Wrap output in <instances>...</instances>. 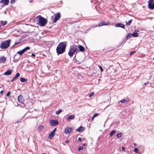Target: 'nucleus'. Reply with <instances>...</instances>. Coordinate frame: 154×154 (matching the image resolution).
<instances>
[{"label": "nucleus", "instance_id": "nucleus-11", "mask_svg": "<svg viewBox=\"0 0 154 154\" xmlns=\"http://www.w3.org/2000/svg\"><path fill=\"white\" fill-rule=\"evenodd\" d=\"M18 100L19 102L23 103V98L22 95H19L18 97Z\"/></svg>", "mask_w": 154, "mask_h": 154}, {"label": "nucleus", "instance_id": "nucleus-33", "mask_svg": "<svg viewBox=\"0 0 154 154\" xmlns=\"http://www.w3.org/2000/svg\"><path fill=\"white\" fill-rule=\"evenodd\" d=\"M83 149V147H82L79 146L78 148V150H82Z\"/></svg>", "mask_w": 154, "mask_h": 154}, {"label": "nucleus", "instance_id": "nucleus-34", "mask_svg": "<svg viewBox=\"0 0 154 154\" xmlns=\"http://www.w3.org/2000/svg\"><path fill=\"white\" fill-rule=\"evenodd\" d=\"M103 22H102L99 23V26H101L103 25Z\"/></svg>", "mask_w": 154, "mask_h": 154}, {"label": "nucleus", "instance_id": "nucleus-4", "mask_svg": "<svg viewBox=\"0 0 154 154\" xmlns=\"http://www.w3.org/2000/svg\"><path fill=\"white\" fill-rule=\"evenodd\" d=\"M38 24L40 26H44L47 23V20L40 16L37 20Z\"/></svg>", "mask_w": 154, "mask_h": 154}, {"label": "nucleus", "instance_id": "nucleus-35", "mask_svg": "<svg viewBox=\"0 0 154 154\" xmlns=\"http://www.w3.org/2000/svg\"><path fill=\"white\" fill-rule=\"evenodd\" d=\"M103 25H108L109 24V22H103Z\"/></svg>", "mask_w": 154, "mask_h": 154}, {"label": "nucleus", "instance_id": "nucleus-15", "mask_svg": "<svg viewBox=\"0 0 154 154\" xmlns=\"http://www.w3.org/2000/svg\"><path fill=\"white\" fill-rule=\"evenodd\" d=\"M12 71L11 70H8L5 72L4 73V75H10L11 74Z\"/></svg>", "mask_w": 154, "mask_h": 154}, {"label": "nucleus", "instance_id": "nucleus-29", "mask_svg": "<svg viewBox=\"0 0 154 154\" xmlns=\"http://www.w3.org/2000/svg\"><path fill=\"white\" fill-rule=\"evenodd\" d=\"M62 111V110L61 109H60L58 110V111H57L56 112V114L57 115H58L60 114Z\"/></svg>", "mask_w": 154, "mask_h": 154}, {"label": "nucleus", "instance_id": "nucleus-1", "mask_svg": "<svg viewBox=\"0 0 154 154\" xmlns=\"http://www.w3.org/2000/svg\"><path fill=\"white\" fill-rule=\"evenodd\" d=\"M66 46V42L60 43L56 48V51L58 55L62 54L64 52Z\"/></svg>", "mask_w": 154, "mask_h": 154}, {"label": "nucleus", "instance_id": "nucleus-10", "mask_svg": "<svg viewBox=\"0 0 154 154\" xmlns=\"http://www.w3.org/2000/svg\"><path fill=\"white\" fill-rule=\"evenodd\" d=\"M115 26L117 27H120L123 29H124L125 28L124 25L123 24H122L121 23H119L116 24L115 25Z\"/></svg>", "mask_w": 154, "mask_h": 154}, {"label": "nucleus", "instance_id": "nucleus-7", "mask_svg": "<svg viewBox=\"0 0 154 154\" xmlns=\"http://www.w3.org/2000/svg\"><path fill=\"white\" fill-rule=\"evenodd\" d=\"M61 17V16L60 15V14L59 12L55 14V16H54V20H53V22L54 23H56L57 21Z\"/></svg>", "mask_w": 154, "mask_h": 154}, {"label": "nucleus", "instance_id": "nucleus-52", "mask_svg": "<svg viewBox=\"0 0 154 154\" xmlns=\"http://www.w3.org/2000/svg\"><path fill=\"white\" fill-rule=\"evenodd\" d=\"M83 146H84L85 145V143H84V144H83Z\"/></svg>", "mask_w": 154, "mask_h": 154}, {"label": "nucleus", "instance_id": "nucleus-12", "mask_svg": "<svg viewBox=\"0 0 154 154\" xmlns=\"http://www.w3.org/2000/svg\"><path fill=\"white\" fill-rule=\"evenodd\" d=\"M9 2V0H2L0 2V3H3L5 5H8Z\"/></svg>", "mask_w": 154, "mask_h": 154}, {"label": "nucleus", "instance_id": "nucleus-14", "mask_svg": "<svg viewBox=\"0 0 154 154\" xmlns=\"http://www.w3.org/2000/svg\"><path fill=\"white\" fill-rule=\"evenodd\" d=\"M75 118V115H71L70 116H69L66 118L67 120H70V119H73Z\"/></svg>", "mask_w": 154, "mask_h": 154}, {"label": "nucleus", "instance_id": "nucleus-55", "mask_svg": "<svg viewBox=\"0 0 154 154\" xmlns=\"http://www.w3.org/2000/svg\"><path fill=\"white\" fill-rule=\"evenodd\" d=\"M153 60H154V57L153 58Z\"/></svg>", "mask_w": 154, "mask_h": 154}, {"label": "nucleus", "instance_id": "nucleus-28", "mask_svg": "<svg viewBox=\"0 0 154 154\" xmlns=\"http://www.w3.org/2000/svg\"><path fill=\"white\" fill-rule=\"evenodd\" d=\"M44 127V126L43 125H41L40 126H39L38 128V130L39 131H41L42 130L43 128Z\"/></svg>", "mask_w": 154, "mask_h": 154}, {"label": "nucleus", "instance_id": "nucleus-26", "mask_svg": "<svg viewBox=\"0 0 154 154\" xmlns=\"http://www.w3.org/2000/svg\"><path fill=\"white\" fill-rule=\"evenodd\" d=\"M20 75V74L19 72H17V73L15 75V76L14 77V79H16Z\"/></svg>", "mask_w": 154, "mask_h": 154}, {"label": "nucleus", "instance_id": "nucleus-47", "mask_svg": "<svg viewBox=\"0 0 154 154\" xmlns=\"http://www.w3.org/2000/svg\"><path fill=\"white\" fill-rule=\"evenodd\" d=\"M148 82H147L146 83H144V85H147V84H148Z\"/></svg>", "mask_w": 154, "mask_h": 154}, {"label": "nucleus", "instance_id": "nucleus-32", "mask_svg": "<svg viewBox=\"0 0 154 154\" xmlns=\"http://www.w3.org/2000/svg\"><path fill=\"white\" fill-rule=\"evenodd\" d=\"M94 94V93L93 92L91 93L89 95V97H91L93 96Z\"/></svg>", "mask_w": 154, "mask_h": 154}, {"label": "nucleus", "instance_id": "nucleus-22", "mask_svg": "<svg viewBox=\"0 0 154 154\" xmlns=\"http://www.w3.org/2000/svg\"><path fill=\"white\" fill-rule=\"evenodd\" d=\"M138 34L135 32H134L132 34V35L134 37H136L138 36Z\"/></svg>", "mask_w": 154, "mask_h": 154}, {"label": "nucleus", "instance_id": "nucleus-18", "mask_svg": "<svg viewBox=\"0 0 154 154\" xmlns=\"http://www.w3.org/2000/svg\"><path fill=\"white\" fill-rule=\"evenodd\" d=\"M83 128L82 127L80 126L77 129H76V131L79 132H82L83 131Z\"/></svg>", "mask_w": 154, "mask_h": 154}, {"label": "nucleus", "instance_id": "nucleus-19", "mask_svg": "<svg viewBox=\"0 0 154 154\" xmlns=\"http://www.w3.org/2000/svg\"><path fill=\"white\" fill-rule=\"evenodd\" d=\"M1 23L2 26H3L7 23V21H2Z\"/></svg>", "mask_w": 154, "mask_h": 154}, {"label": "nucleus", "instance_id": "nucleus-49", "mask_svg": "<svg viewBox=\"0 0 154 154\" xmlns=\"http://www.w3.org/2000/svg\"><path fill=\"white\" fill-rule=\"evenodd\" d=\"M69 142V140H66V141H65V142H66V143H68V142Z\"/></svg>", "mask_w": 154, "mask_h": 154}, {"label": "nucleus", "instance_id": "nucleus-48", "mask_svg": "<svg viewBox=\"0 0 154 154\" xmlns=\"http://www.w3.org/2000/svg\"><path fill=\"white\" fill-rule=\"evenodd\" d=\"M32 56H35V54H32Z\"/></svg>", "mask_w": 154, "mask_h": 154}, {"label": "nucleus", "instance_id": "nucleus-5", "mask_svg": "<svg viewBox=\"0 0 154 154\" xmlns=\"http://www.w3.org/2000/svg\"><path fill=\"white\" fill-rule=\"evenodd\" d=\"M148 7L151 9H154V0H149L148 2Z\"/></svg>", "mask_w": 154, "mask_h": 154}, {"label": "nucleus", "instance_id": "nucleus-39", "mask_svg": "<svg viewBox=\"0 0 154 154\" xmlns=\"http://www.w3.org/2000/svg\"><path fill=\"white\" fill-rule=\"evenodd\" d=\"M136 51H132L131 52V53H130V55H132L133 54H134V53H135Z\"/></svg>", "mask_w": 154, "mask_h": 154}, {"label": "nucleus", "instance_id": "nucleus-2", "mask_svg": "<svg viewBox=\"0 0 154 154\" xmlns=\"http://www.w3.org/2000/svg\"><path fill=\"white\" fill-rule=\"evenodd\" d=\"M77 49V46L75 45L71 46L68 52L69 55L70 57H72L74 53L76 51Z\"/></svg>", "mask_w": 154, "mask_h": 154}, {"label": "nucleus", "instance_id": "nucleus-40", "mask_svg": "<svg viewBox=\"0 0 154 154\" xmlns=\"http://www.w3.org/2000/svg\"><path fill=\"white\" fill-rule=\"evenodd\" d=\"M56 131V128H55L52 131V132H53V133H54L55 134V132Z\"/></svg>", "mask_w": 154, "mask_h": 154}, {"label": "nucleus", "instance_id": "nucleus-9", "mask_svg": "<svg viewBox=\"0 0 154 154\" xmlns=\"http://www.w3.org/2000/svg\"><path fill=\"white\" fill-rule=\"evenodd\" d=\"M72 129L69 127H67L65 129L64 132L66 134L69 133L72 130Z\"/></svg>", "mask_w": 154, "mask_h": 154}, {"label": "nucleus", "instance_id": "nucleus-53", "mask_svg": "<svg viewBox=\"0 0 154 154\" xmlns=\"http://www.w3.org/2000/svg\"><path fill=\"white\" fill-rule=\"evenodd\" d=\"M134 146H136V144H135H135H134Z\"/></svg>", "mask_w": 154, "mask_h": 154}, {"label": "nucleus", "instance_id": "nucleus-37", "mask_svg": "<svg viewBox=\"0 0 154 154\" xmlns=\"http://www.w3.org/2000/svg\"><path fill=\"white\" fill-rule=\"evenodd\" d=\"M99 68L100 69V71L101 72H102L103 71V68L102 67V66H99Z\"/></svg>", "mask_w": 154, "mask_h": 154}, {"label": "nucleus", "instance_id": "nucleus-30", "mask_svg": "<svg viewBox=\"0 0 154 154\" xmlns=\"http://www.w3.org/2000/svg\"><path fill=\"white\" fill-rule=\"evenodd\" d=\"M121 137L122 135L120 133H119L116 135V137L118 138Z\"/></svg>", "mask_w": 154, "mask_h": 154}, {"label": "nucleus", "instance_id": "nucleus-27", "mask_svg": "<svg viewBox=\"0 0 154 154\" xmlns=\"http://www.w3.org/2000/svg\"><path fill=\"white\" fill-rule=\"evenodd\" d=\"M132 36L131 34H129L128 35H127L126 36V39L127 40H128V39L130 38Z\"/></svg>", "mask_w": 154, "mask_h": 154}, {"label": "nucleus", "instance_id": "nucleus-31", "mask_svg": "<svg viewBox=\"0 0 154 154\" xmlns=\"http://www.w3.org/2000/svg\"><path fill=\"white\" fill-rule=\"evenodd\" d=\"M134 152L136 153H138V149L137 148H135L134 150Z\"/></svg>", "mask_w": 154, "mask_h": 154}, {"label": "nucleus", "instance_id": "nucleus-8", "mask_svg": "<svg viewBox=\"0 0 154 154\" xmlns=\"http://www.w3.org/2000/svg\"><path fill=\"white\" fill-rule=\"evenodd\" d=\"M6 60V58L4 56L0 57V63H4Z\"/></svg>", "mask_w": 154, "mask_h": 154}, {"label": "nucleus", "instance_id": "nucleus-50", "mask_svg": "<svg viewBox=\"0 0 154 154\" xmlns=\"http://www.w3.org/2000/svg\"><path fill=\"white\" fill-rule=\"evenodd\" d=\"M15 80H16L15 79H14V78H13V79L11 81V82H13Z\"/></svg>", "mask_w": 154, "mask_h": 154}, {"label": "nucleus", "instance_id": "nucleus-46", "mask_svg": "<svg viewBox=\"0 0 154 154\" xmlns=\"http://www.w3.org/2000/svg\"><path fill=\"white\" fill-rule=\"evenodd\" d=\"M139 31V30H136L134 31V32H136V33H137V32H138Z\"/></svg>", "mask_w": 154, "mask_h": 154}, {"label": "nucleus", "instance_id": "nucleus-41", "mask_svg": "<svg viewBox=\"0 0 154 154\" xmlns=\"http://www.w3.org/2000/svg\"><path fill=\"white\" fill-rule=\"evenodd\" d=\"M15 2V0H11V3H14Z\"/></svg>", "mask_w": 154, "mask_h": 154}, {"label": "nucleus", "instance_id": "nucleus-6", "mask_svg": "<svg viewBox=\"0 0 154 154\" xmlns=\"http://www.w3.org/2000/svg\"><path fill=\"white\" fill-rule=\"evenodd\" d=\"M50 124L51 126H54L57 125L59 123L58 121L56 120H50Z\"/></svg>", "mask_w": 154, "mask_h": 154}, {"label": "nucleus", "instance_id": "nucleus-45", "mask_svg": "<svg viewBox=\"0 0 154 154\" xmlns=\"http://www.w3.org/2000/svg\"><path fill=\"white\" fill-rule=\"evenodd\" d=\"M3 90L1 91V92H0V94H2L3 93Z\"/></svg>", "mask_w": 154, "mask_h": 154}, {"label": "nucleus", "instance_id": "nucleus-23", "mask_svg": "<svg viewBox=\"0 0 154 154\" xmlns=\"http://www.w3.org/2000/svg\"><path fill=\"white\" fill-rule=\"evenodd\" d=\"M30 49V47H25V48H24V49H23V51H24V52H25L26 51Z\"/></svg>", "mask_w": 154, "mask_h": 154}, {"label": "nucleus", "instance_id": "nucleus-24", "mask_svg": "<svg viewBox=\"0 0 154 154\" xmlns=\"http://www.w3.org/2000/svg\"><path fill=\"white\" fill-rule=\"evenodd\" d=\"M116 132V131L115 130H113L109 134L111 136H112V135H113Z\"/></svg>", "mask_w": 154, "mask_h": 154}, {"label": "nucleus", "instance_id": "nucleus-25", "mask_svg": "<svg viewBox=\"0 0 154 154\" xmlns=\"http://www.w3.org/2000/svg\"><path fill=\"white\" fill-rule=\"evenodd\" d=\"M132 20H129L128 22H126V25L127 26H130V25L131 23V22H132Z\"/></svg>", "mask_w": 154, "mask_h": 154}, {"label": "nucleus", "instance_id": "nucleus-20", "mask_svg": "<svg viewBox=\"0 0 154 154\" xmlns=\"http://www.w3.org/2000/svg\"><path fill=\"white\" fill-rule=\"evenodd\" d=\"M20 80L21 82H26L27 81V79H26L23 78H20Z\"/></svg>", "mask_w": 154, "mask_h": 154}, {"label": "nucleus", "instance_id": "nucleus-44", "mask_svg": "<svg viewBox=\"0 0 154 154\" xmlns=\"http://www.w3.org/2000/svg\"><path fill=\"white\" fill-rule=\"evenodd\" d=\"M81 138L80 137H79L78 138V141H81Z\"/></svg>", "mask_w": 154, "mask_h": 154}, {"label": "nucleus", "instance_id": "nucleus-42", "mask_svg": "<svg viewBox=\"0 0 154 154\" xmlns=\"http://www.w3.org/2000/svg\"><path fill=\"white\" fill-rule=\"evenodd\" d=\"M122 151H124V150H125V148L124 147H122Z\"/></svg>", "mask_w": 154, "mask_h": 154}, {"label": "nucleus", "instance_id": "nucleus-38", "mask_svg": "<svg viewBox=\"0 0 154 154\" xmlns=\"http://www.w3.org/2000/svg\"><path fill=\"white\" fill-rule=\"evenodd\" d=\"M10 94H11V92H10V91H9V92H8L7 93V94H6V96H9V95H10Z\"/></svg>", "mask_w": 154, "mask_h": 154}, {"label": "nucleus", "instance_id": "nucleus-13", "mask_svg": "<svg viewBox=\"0 0 154 154\" xmlns=\"http://www.w3.org/2000/svg\"><path fill=\"white\" fill-rule=\"evenodd\" d=\"M79 48V51H80L83 52L85 51L84 48L81 45H79L78 46Z\"/></svg>", "mask_w": 154, "mask_h": 154}, {"label": "nucleus", "instance_id": "nucleus-54", "mask_svg": "<svg viewBox=\"0 0 154 154\" xmlns=\"http://www.w3.org/2000/svg\"><path fill=\"white\" fill-rule=\"evenodd\" d=\"M42 154H46L45 153H43Z\"/></svg>", "mask_w": 154, "mask_h": 154}, {"label": "nucleus", "instance_id": "nucleus-16", "mask_svg": "<svg viewBox=\"0 0 154 154\" xmlns=\"http://www.w3.org/2000/svg\"><path fill=\"white\" fill-rule=\"evenodd\" d=\"M54 133L51 132V133L49 135L48 138L50 139H51L54 137Z\"/></svg>", "mask_w": 154, "mask_h": 154}, {"label": "nucleus", "instance_id": "nucleus-36", "mask_svg": "<svg viewBox=\"0 0 154 154\" xmlns=\"http://www.w3.org/2000/svg\"><path fill=\"white\" fill-rule=\"evenodd\" d=\"M99 115L98 113H95V114L93 116V118H95V117H96L97 116Z\"/></svg>", "mask_w": 154, "mask_h": 154}, {"label": "nucleus", "instance_id": "nucleus-17", "mask_svg": "<svg viewBox=\"0 0 154 154\" xmlns=\"http://www.w3.org/2000/svg\"><path fill=\"white\" fill-rule=\"evenodd\" d=\"M129 100L128 98H126L125 99H123L120 101V102L122 103H127L129 102Z\"/></svg>", "mask_w": 154, "mask_h": 154}, {"label": "nucleus", "instance_id": "nucleus-51", "mask_svg": "<svg viewBox=\"0 0 154 154\" xmlns=\"http://www.w3.org/2000/svg\"><path fill=\"white\" fill-rule=\"evenodd\" d=\"M94 118H93V117H92V118L91 119V121H93V120L94 119Z\"/></svg>", "mask_w": 154, "mask_h": 154}, {"label": "nucleus", "instance_id": "nucleus-21", "mask_svg": "<svg viewBox=\"0 0 154 154\" xmlns=\"http://www.w3.org/2000/svg\"><path fill=\"white\" fill-rule=\"evenodd\" d=\"M24 53V51H23V50H20L18 51L17 52V54H19L20 55H22Z\"/></svg>", "mask_w": 154, "mask_h": 154}, {"label": "nucleus", "instance_id": "nucleus-43", "mask_svg": "<svg viewBox=\"0 0 154 154\" xmlns=\"http://www.w3.org/2000/svg\"><path fill=\"white\" fill-rule=\"evenodd\" d=\"M19 43V42H16L15 44L13 46V47H14V46L15 45H17V44H18Z\"/></svg>", "mask_w": 154, "mask_h": 154}, {"label": "nucleus", "instance_id": "nucleus-3", "mask_svg": "<svg viewBox=\"0 0 154 154\" xmlns=\"http://www.w3.org/2000/svg\"><path fill=\"white\" fill-rule=\"evenodd\" d=\"M11 43V40H8L2 42L1 44L0 48L2 49H6L10 46Z\"/></svg>", "mask_w": 154, "mask_h": 154}]
</instances>
